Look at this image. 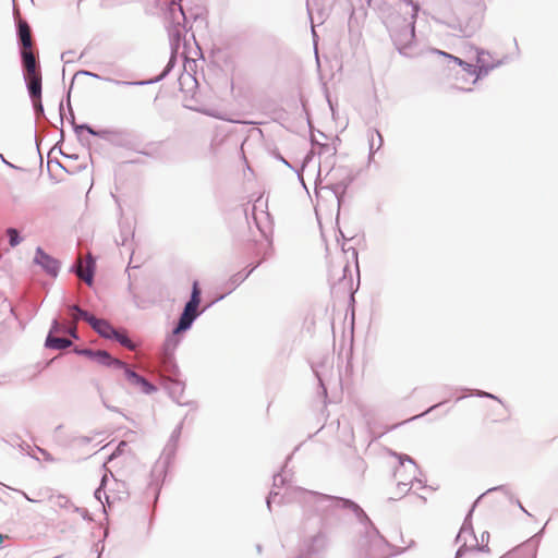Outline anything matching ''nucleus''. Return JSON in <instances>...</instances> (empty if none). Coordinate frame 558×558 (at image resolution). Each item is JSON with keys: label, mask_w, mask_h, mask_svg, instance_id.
Segmentation results:
<instances>
[{"label": "nucleus", "mask_w": 558, "mask_h": 558, "mask_svg": "<svg viewBox=\"0 0 558 558\" xmlns=\"http://www.w3.org/2000/svg\"><path fill=\"white\" fill-rule=\"evenodd\" d=\"M439 54L445 56L453 60L458 65L462 68L461 77L457 76L456 87L461 90H470L471 86L474 85L480 78L481 74H486L492 68L485 64H473L463 61L462 59L444 51H437Z\"/></svg>", "instance_id": "f257e3e1"}, {"label": "nucleus", "mask_w": 558, "mask_h": 558, "mask_svg": "<svg viewBox=\"0 0 558 558\" xmlns=\"http://www.w3.org/2000/svg\"><path fill=\"white\" fill-rule=\"evenodd\" d=\"M199 303H201V289L198 287V282L194 281L191 299L186 303V305L183 310V313L179 319V324H178L177 328L174 329L175 333L184 331L191 327L192 323L198 315L197 308H198Z\"/></svg>", "instance_id": "f03ea898"}, {"label": "nucleus", "mask_w": 558, "mask_h": 558, "mask_svg": "<svg viewBox=\"0 0 558 558\" xmlns=\"http://www.w3.org/2000/svg\"><path fill=\"white\" fill-rule=\"evenodd\" d=\"M409 468L412 470L411 474L408 476L405 475L407 466L404 463H401V465L396 470L395 472V478L397 481V488L398 493L392 494L390 496L391 499H398L401 498L404 494H407L413 483V480L415 478V464L410 460L409 461Z\"/></svg>", "instance_id": "7ed1b4c3"}, {"label": "nucleus", "mask_w": 558, "mask_h": 558, "mask_svg": "<svg viewBox=\"0 0 558 558\" xmlns=\"http://www.w3.org/2000/svg\"><path fill=\"white\" fill-rule=\"evenodd\" d=\"M27 84V89L33 101L36 113L43 114L44 108L41 105V73L36 75H28L24 77Z\"/></svg>", "instance_id": "20e7f679"}, {"label": "nucleus", "mask_w": 558, "mask_h": 558, "mask_svg": "<svg viewBox=\"0 0 558 558\" xmlns=\"http://www.w3.org/2000/svg\"><path fill=\"white\" fill-rule=\"evenodd\" d=\"M34 262L39 265L49 276L57 277L59 271V262L46 254L43 248L38 247L34 257Z\"/></svg>", "instance_id": "39448f33"}, {"label": "nucleus", "mask_w": 558, "mask_h": 558, "mask_svg": "<svg viewBox=\"0 0 558 558\" xmlns=\"http://www.w3.org/2000/svg\"><path fill=\"white\" fill-rule=\"evenodd\" d=\"M21 57L24 68V77L41 73L37 64L33 49L21 50Z\"/></svg>", "instance_id": "423d86ee"}, {"label": "nucleus", "mask_w": 558, "mask_h": 558, "mask_svg": "<svg viewBox=\"0 0 558 558\" xmlns=\"http://www.w3.org/2000/svg\"><path fill=\"white\" fill-rule=\"evenodd\" d=\"M95 260L90 254L87 255L86 267L83 266L82 258H78L76 275L88 286L93 284Z\"/></svg>", "instance_id": "0eeeda50"}, {"label": "nucleus", "mask_w": 558, "mask_h": 558, "mask_svg": "<svg viewBox=\"0 0 558 558\" xmlns=\"http://www.w3.org/2000/svg\"><path fill=\"white\" fill-rule=\"evenodd\" d=\"M19 38L21 43V50L34 49V41L32 38V32L28 23L24 20H19Z\"/></svg>", "instance_id": "6e6552de"}, {"label": "nucleus", "mask_w": 558, "mask_h": 558, "mask_svg": "<svg viewBox=\"0 0 558 558\" xmlns=\"http://www.w3.org/2000/svg\"><path fill=\"white\" fill-rule=\"evenodd\" d=\"M122 368L124 369V376L126 380L131 385L141 386L143 391L146 393H150L155 390V387L150 383H148L144 377L140 376L135 372L131 371L125 364Z\"/></svg>", "instance_id": "1a4fd4ad"}, {"label": "nucleus", "mask_w": 558, "mask_h": 558, "mask_svg": "<svg viewBox=\"0 0 558 558\" xmlns=\"http://www.w3.org/2000/svg\"><path fill=\"white\" fill-rule=\"evenodd\" d=\"M536 545L534 542H526L508 553L504 558H535Z\"/></svg>", "instance_id": "9d476101"}, {"label": "nucleus", "mask_w": 558, "mask_h": 558, "mask_svg": "<svg viewBox=\"0 0 558 558\" xmlns=\"http://www.w3.org/2000/svg\"><path fill=\"white\" fill-rule=\"evenodd\" d=\"M414 31L412 28H404L395 34V44L401 53H405L407 45L413 39Z\"/></svg>", "instance_id": "9b49d317"}, {"label": "nucleus", "mask_w": 558, "mask_h": 558, "mask_svg": "<svg viewBox=\"0 0 558 558\" xmlns=\"http://www.w3.org/2000/svg\"><path fill=\"white\" fill-rule=\"evenodd\" d=\"M90 325L101 337L111 339L116 335V329L105 319H93Z\"/></svg>", "instance_id": "f8f14e48"}, {"label": "nucleus", "mask_w": 558, "mask_h": 558, "mask_svg": "<svg viewBox=\"0 0 558 558\" xmlns=\"http://www.w3.org/2000/svg\"><path fill=\"white\" fill-rule=\"evenodd\" d=\"M98 363L108 365V366H114V367H124V362L112 357L107 351H96L95 357Z\"/></svg>", "instance_id": "ddd939ff"}, {"label": "nucleus", "mask_w": 558, "mask_h": 558, "mask_svg": "<svg viewBox=\"0 0 558 558\" xmlns=\"http://www.w3.org/2000/svg\"><path fill=\"white\" fill-rule=\"evenodd\" d=\"M485 546L481 548H461L458 550L456 558H485V554L488 549L485 550Z\"/></svg>", "instance_id": "4468645a"}, {"label": "nucleus", "mask_w": 558, "mask_h": 558, "mask_svg": "<svg viewBox=\"0 0 558 558\" xmlns=\"http://www.w3.org/2000/svg\"><path fill=\"white\" fill-rule=\"evenodd\" d=\"M493 412L495 414H498L499 415V420H492L490 421V426H489V430L492 433L496 432V423H500L501 425L508 427L509 424H510V416L509 414L507 413L506 410H504L501 407H497L496 409L493 410Z\"/></svg>", "instance_id": "2eb2a0df"}, {"label": "nucleus", "mask_w": 558, "mask_h": 558, "mask_svg": "<svg viewBox=\"0 0 558 558\" xmlns=\"http://www.w3.org/2000/svg\"><path fill=\"white\" fill-rule=\"evenodd\" d=\"M72 342L69 339L65 338H58L49 335L46 339V347L50 349H65L70 347Z\"/></svg>", "instance_id": "dca6fc26"}, {"label": "nucleus", "mask_w": 558, "mask_h": 558, "mask_svg": "<svg viewBox=\"0 0 558 558\" xmlns=\"http://www.w3.org/2000/svg\"><path fill=\"white\" fill-rule=\"evenodd\" d=\"M118 342H120L123 347L128 348L129 350H134L135 344L128 338V336L124 332H120L116 330V335L113 337Z\"/></svg>", "instance_id": "f3484780"}, {"label": "nucleus", "mask_w": 558, "mask_h": 558, "mask_svg": "<svg viewBox=\"0 0 558 558\" xmlns=\"http://www.w3.org/2000/svg\"><path fill=\"white\" fill-rule=\"evenodd\" d=\"M72 310L77 313V315L74 316V319L76 320L78 317L86 320L89 325L93 324V319H96L95 316L88 314L86 311L81 310L77 305L72 306Z\"/></svg>", "instance_id": "a211bd4d"}, {"label": "nucleus", "mask_w": 558, "mask_h": 558, "mask_svg": "<svg viewBox=\"0 0 558 558\" xmlns=\"http://www.w3.org/2000/svg\"><path fill=\"white\" fill-rule=\"evenodd\" d=\"M89 438L87 437H84V436H78V437H75L72 441V446L75 448V449H80L82 447H84L85 445H88L89 444Z\"/></svg>", "instance_id": "6ab92c4d"}, {"label": "nucleus", "mask_w": 558, "mask_h": 558, "mask_svg": "<svg viewBox=\"0 0 558 558\" xmlns=\"http://www.w3.org/2000/svg\"><path fill=\"white\" fill-rule=\"evenodd\" d=\"M8 235L10 238L11 246H16L20 243L19 232L15 229H8Z\"/></svg>", "instance_id": "aec40b11"}, {"label": "nucleus", "mask_w": 558, "mask_h": 558, "mask_svg": "<svg viewBox=\"0 0 558 558\" xmlns=\"http://www.w3.org/2000/svg\"><path fill=\"white\" fill-rule=\"evenodd\" d=\"M489 54L487 52H484V51H480L477 52V57H476V63L475 64H485V65H488L486 63L487 59H488Z\"/></svg>", "instance_id": "412c9836"}, {"label": "nucleus", "mask_w": 558, "mask_h": 558, "mask_svg": "<svg viewBox=\"0 0 558 558\" xmlns=\"http://www.w3.org/2000/svg\"><path fill=\"white\" fill-rule=\"evenodd\" d=\"M375 136H376V137H377V140H378V147H379V146L381 145V143H383V138H381L380 133H379L378 131H374V132H372V133H371V141H372V143H371V149H373V147H374V137H375Z\"/></svg>", "instance_id": "4be33fe9"}, {"label": "nucleus", "mask_w": 558, "mask_h": 558, "mask_svg": "<svg viewBox=\"0 0 558 558\" xmlns=\"http://www.w3.org/2000/svg\"><path fill=\"white\" fill-rule=\"evenodd\" d=\"M80 353H82V354L93 359V357H95L96 351H92V350L85 349V350H82Z\"/></svg>", "instance_id": "5701e85b"}, {"label": "nucleus", "mask_w": 558, "mask_h": 558, "mask_svg": "<svg viewBox=\"0 0 558 558\" xmlns=\"http://www.w3.org/2000/svg\"><path fill=\"white\" fill-rule=\"evenodd\" d=\"M71 335H72L74 338H76L75 328H73V329L71 330Z\"/></svg>", "instance_id": "b1692460"}, {"label": "nucleus", "mask_w": 558, "mask_h": 558, "mask_svg": "<svg viewBox=\"0 0 558 558\" xmlns=\"http://www.w3.org/2000/svg\"><path fill=\"white\" fill-rule=\"evenodd\" d=\"M25 497H26V499H27L28 501H35L34 499L29 498V497H28V496H26V495H25Z\"/></svg>", "instance_id": "393cba45"}]
</instances>
